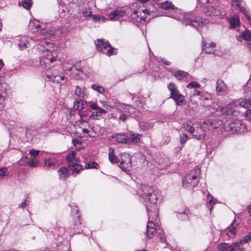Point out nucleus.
Returning <instances> with one entry per match:
<instances>
[{
  "label": "nucleus",
  "mask_w": 251,
  "mask_h": 251,
  "mask_svg": "<svg viewBox=\"0 0 251 251\" xmlns=\"http://www.w3.org/2000/svg\"><path fill=\"white\" fill-rule=\"evenodd\" d=\"M225 130L230 133H243L246 130V126L239 120L227 121L224 125Z\"/></svg>",
  "instance_id": "obj_1"
},
{
  "label": "nucleus",
  "mask_w": 251,
  "mask_h": 251,
  "mask_svg": "<svg viewBox=\"0 0 251 251\" xmlns=\"http://www.w3.org/2000/svg\"><path fill=\"white\" fill-rule=\"evenodd\" d=\"M195 170H196L197 173L194 174L192 172L191 174L186 175L183 179L182 186L184 188L191 189L198 184V178L200 174V170L197 168H195Z\"/></svg>",
  "instance_id": "obj_2"
},
{
  "label": "nucleus",
  "mask_w": 251,
  "mask_h": 251,
  "mask_svg": "<svg viewBox=\"0 0 251 251\" xmlns=\"http://www.w3.org/2000/svg\"><path fill=\"white\" fill-rule=\"evenodd\" d=\"M148 216L149 221L147 225L146 234L147 237L151 239L156 234V227H155L153 220H156L158 216V213H157V211L154 209V215H152L148 210Z\"/></svg>",
  "instance_id": "obj_3"
},
{
  "label": "nucleus",
  "mask_w": 251,
  "mask_h": 251,
  "mask_svg": "<svg viewBox=\"0 0 251 251\" xmlns=\"http://www.w3.org/2000/svg\"><path fill=\"white\" fill-rule=\"evenodd\" d=\"M97 49L100 52L110 56L117 53L116 50L112 48L109 42L103 40H98L95 42Z\"/></svg>",
  "instance_id": "obj_4"
},
{
  "label": "nucleus",
  "mask_w": 251,
  "mask_h": 251,
  "mask_svg": "<svg viewBox=\"0 0 251 251\" xmlns=\"http://www.w3.org/2000/svg\"><path fill=\"white\" fill-rule=\"evenodd\" d=\"M184 21L186 25H189L196 27L198 30L201 25L205 23V20H203L201 17H196L193 12L186 13L184 15Z\"/></svg>",
  "instance_id": "obj_5"
},
{
  "label": "nucleus",
  "mask_w": 251,
  "mask_h": 251,
  "mask_svg": "<svg viewBox=\"0 0 251 251\" xmlns=\"http://www.w3.org/2000/svg\"><path fill=\"white\" fill-rule=\"evenodd\" d=\"M143 197L145 199L147 212H148L149 210L150 213L152 215H153L154 209L156 210L157 211L158 210L156 208H153V210H152L149 208V207H154L157 202V197L155 192L144 194Z\"/></svg>",
  "instance_id": "obj_6"
},
{
  "label": "nucleus",
  "mask_w": 251,
  "mask_h": 251,
  "mask_svg": "<svg viewBox=\"0 0 251 251\" xmlns=\"http://www.w3.org/2000/svg\"><path fill=\"white\" fill-rule=\"evenodd\" d=\"M45 50L46 52L40 60V64L43 68L48 69L53 66L52 64L56 60V58L48 49Z\"/></svg>",
  "instance_id": "obj_7"
},
{
  "label": "nucleus",
  "mask_w": 251,
  "mask_h": 251,
  "mask_svg": "<svg viewBox=\"0 0 251 251\" xmlns=\"http://www.w3.org/2000/svg\"><path fill=\"white\" fill-rule=\"evenodd\" d=\"M242 240H238L232 244L221 243L218 247V251H243L244 249L241 247Z\"/></svg>",
  "instance_id": "obj_8"
},
{
  "label": "nucleus",
  "mask_w": 251,
  "mask_h": 251,
  "mask_svg": "<svg viewBox=\"0 0 251 251\" xmlns=\"http://www.w3.org/2000/svg\"><path fill=\"white\" fill-rule=\"evenodd\" d=\"M120 167L125 172L129 171L132 168L131 157L126 153L120 154Z\"/></svg>",
  "instance_id": "obj_9"
},
{
  "label": "nucleus",
  "mask_w": 251,
  "mask_h": 251,
  "mask_svg": "<svg viewBox=\"0 0 251 251\" xmlns=\"http://www.w3.org/2000/svg\"><path fill=\"white\" fill-rule=\"evenodd\" d=\"M206 14L209 16H218L225 15V11L219 5H213L207 7Z\"/></svg>",
  "instance_id": "obj_10"
},
{
  "label": "nucleus",
  "mask_w": 251,
  "mask_h": 251,
  "mask_svg": "<svg viewBox=\"0 0 251 251\" xmlns=\"http://www.w3.org/2000/svg\"><path fill=\"white\" fill-rule=\"evenodd\" d=\"M29 27L31 32L35 33L37 35L36 37H32V38H35V40L39 39L43 31H45V29L42 28L41 25L37 21L30 23Z\"/></svg>",
  "instance_id": "obj_11"
},
{
  "label": "nucleus",
  "mask_w": 251,
  "mask_h": 251,
  "mask_svg": "<svg viewBox=\"0 0 251 251\" xmlns=\"http://www.w3.org/2000/svg\"><path fill=\"white\" fill-rule=\"evenodd\" d=\"M216 44L213 42L206 43L202 41V51L207 54H214L218 55V53L215 50Z\"/></svg>",
  "instance_id": "obj_12"
},
{
  "label": "nucleus",
  "mask_w": 251,
  "mask_h": 251,
  "mask_svg": "<svg viewBox=\"0 0 251 251\" xmlns=\"http://www.w3.org/2000/svg\"><path fill=\"white\" fill-rule=\"evenodd\" d=\"M232 6L235 10H240L246 17L248 21L251 22V16L248 14L247 11L246 9L242 6V1L241 0H232Z\"/></svg>",
  "instance_id": "obj_13"
},
{
  "label": "nucleus",
  "mask_w": 251,
  "mask_h": 251,
  "mask_svg": "<svg viewBox=\"0 0 251 251\" xmlns=\"http://www.w3.org/2000/svg\"><path fill=\"white\" fill-rule=\"evenodd\" d=\"M216 92L219 95H223L228 92L227 87L224 81L219 79L217 81Z\"/></svg>",
  "instance_id": "obj_14"
},
{
  "label": "nucleus",
  "mask_w": 251,
  "mask_h": 251,
  "mask_svg": "<svg viewBox=\"0 0 251 251\" xmlns=\"http://www.w3.org/2000/svg\"><path fill=\"white\" fill-rule=\"evenodd\" d=\"M63 67L65 71H68L67 74L72 78H75V75L73 73V71H75V68H74L73 62L71 60L68 62H64L63 63Z\"/></svg>",
  "instance_id": "obj_15"
},
{
  "label": "nucleus",
  "mask_w": 251,
  "mask_h": 251,
  "mask_svg": "<svg viewBox=\"0 0 251 251\" xmlns=\"http://www.w3.org/2000/svg\"><path fill=\"white\" fill-rule=\"evenodd\" d=\"M43 31V33L41 35L39 39H37L36 40H41L45 38H53L56 34V31L54 28L51 27L50 30H46Z\"/></svg>",
  "instance_id": "obj_16"
},
{
  "label": "nucleus",
  "mask_w": 251,
  "mask_h": 251,
  "mask_svg": "<svg viewBox=\"0 0 251 251\" xmlns=\"http://www.w3.org/2000/svg\"><path fill=\"white\" fill-rule=\"evenodd\" d=\"M198 99L202 101V103L201 102V104L204 106H207L210 102L211 96L209 93L206 92H202Z\"/></svg>",
  "instance_id": "obj_17"
},
{
  "label": "nucleus",
  "mask_w": 251,
  "mask_h": 251,
  "mask_svg": "<svg viewBox=\"0 0 251 251\" xmlns=\"http://www.w3.org/2000/svg\"><path fill=\"white\" fill-rule=\"evenodd\" d=\"M192 134L198 140L203 139L206 135L205 130L201 126L195 128V132Z\"/></svg>",
  "instance_id": "obj_18"
},
{
  "label": "nucleus",
  "mask_w": 251,
  "mask_h": 251,
  "mask_svg": "<svg viewBox=\"0 0 251 251\" xmlns=\"http://www.w3.org/2000/svg\"><path fill=\"white\" fill-rule=\"evenodd\" d=\"M174 75L177 80H183L185 78L192 79V77L187 72L180 70L176 71L174 74Z\"/></svg>",
  "instance_id": "obj_19"
},
{
  "label": "nucleus",
  "mask_w": 251,
  "mask_h": 251,
  "mask_svg": "<svg viewBox=\"0 0 251 251\" xmlns=\"http://www.w3.org/2000/svg\"><path fill=\"white\" fill-rule=\"evenodd\" d=\"M202 92V91H201L196 89L191 90L190 92V101L193 103H196L197 101L195 100V98L197 96L199 97L201 94Z\"/></svg>",
  "instance_id": "obj_20"
},
{
  "label": "nucleus",
  "mask_w": 251,
  "mask_h": 251,
  "mask_svg": "<svg viewBox=\"0 0 251 251\" xmlns=\"http://www.w3.org/2000/svg\"><path fill=\"white\" fill-rule=\"evenodd\" d=\"M117 142L129 144L128 137L123 134H117L114 136Z\"/></svg>",
  "instance_id": "obj_21"
},
{
  "label": "nucleus",
  "mask_w": 251,
  "mask_h": 251,
  "mask_svg": "<svg viewBox=\"0 0 251 251\" xmlns=\"http://www.w3.org/2000/svg\"><path fill=\"white\" fill-rule=\"evenodd\" d=\"M69 166L73 168L72 174L75 175V176L78 174L80 171L83 170V167L82 165L76 163H70Z\"/></svg>",
  "instance_id": "obj_22"
},
{
  "label": "nucleus",
  "mask_w": 251,
  "mask_h": 251,
  "mask_svg": "<svg viewBox=\"0 0 251 251\" xmlns=\"http://www.w3.org/2000/svg\"><path fill=\"white\" fill-rule=\"evenodd\" d=\"M168 88L169 90L171 91V98L173 99L176 96L177 97V95L180 94L179 92L177 90V87L174 83H170L168 86Z\"/></svg>",
  "instance_id": "obj_23"
},
{
  "label": "nucleus",
  "mask_w": 251,
  "mask_h": 251,
  "mask_svg": "<svg viewBox=\"0 0 251 251\" xmlns=\"http://www.w3.org/2000/svg\"><path fill=\"white\" fill-rule=\"evenodd\" d=\"M190 212L188 209L177 212V217L182 221H186L189 219Z\"/></svg>",
  "instance_id": "obj_24"
},
{
  "label": "nucleus",
  "mask_w": 251,
  "mask_h": 251,
  "mask_svg": "<svg viewBox=\"0 0 251 251\" xmlns=\"http://www.w3.org/2000/svg\"><path fill=\"white\" fill-rule=\"evenodd\" d=\"M124 14V12L121 11L116 10L111 12L109 14V18L111 20H118Z\"/></svg>",
  "instance_id": "obj_25"
},
{
  "label": "nucleus",
  "mask_w": 251,
  "mask_h": 251,
  "mask_svg": "<svg viewBox=\"0 0 251 251\" xmlns=\"http://www.w3.org/2000/svg\"><path fill=\"white\" fill-rule=\"evenodd\" d=\"M161 7L165 10H177L176 7L171 1H166L161 3Z\"/></svg>",
  "instance_id": "obj_26"
},
{
  "label": "nucleus",
  "mask_w": 251,
  "mask_h": 251,
  "mask_svg": "<svg viewBox=\"0 0 251 251\" xmlns=\"http://www.w3.org/2000/svg\"><path fill=\"white\" fill-rule=\"evenodd\" d=\"M108 158L110 162L112 164L117 163L120 161L119 158L115 155L114 150L112 148L109 149Z\"/></svg>",
  "instance_id": "obj_27"
},
{
  "label": "nucleus",
  "mask_w": 251,
  "mask_h": 251,
  "mask_svg": "<svg viewBox=\"0 0 251 251\" xmlns=\"http://www.w3.org/2000/svg\"><path fill=\"white\" fill-rule=\"evenodd\" d=\"M141 135L138 133H132L128 137L129 144L131 143H137L140 142Z\"/></svg>",
  "instance_id": "obj_28"
},
{
  "label": "nucleus",
  "mask_w": 251,
  "mask_h": 251,
  "mask_svg": "<svg viewBox=\"0 0 251 251\" xmlns=\"http://www.w3.org/2000/svg\"><path fill=\"white\" fill-rule=\"evenodd\" d=\"M86 106V101L80 100H76L74 102V107L75 109L77 110H81L82 109L85 108Z\"/></svg>",
  "instance_id": "obj_29"
},
{
  "label": "nucleus",
  "mask_w": 251,
  "mask_h": 251,
  "mask_svg": "<svg viewBox=\"0 0 251 251\" xmlns=\"http://www.w3.org/2000/svg\"><path fill=\"white\" fill-rule=\"evenodd\" d=\"M173 99L175 101L177 105H183L186 102L184 97L180 94L177 95V97L176 96Z\"/></svg>",
  "instance_id": "obj_30"
},
{
  "label": "nucleus",
  "mask_w": 251,
  "mask_h": 251,
  "mask_svg": "<svg viewBox=\"0 0 251 251\" xmlns=\"http://www.w3.org/2000/svg\"><path fill=\"white\" fill-rule=\"evenodd\" d=\"M208 201L207 202V206L208 207L210 211H211L213 205L216 203V200L214 199L212 196L208 194L207 196Z\"/></svg>",
  "instance_id": "obj_31"
},
{
  "label": "nucleus",
  "mask_w": 251,
  "mask_h": 251,
  "mask_svg": "<svg viewBox=\"0 0 251 251\" xmlns=\"http://www.w3.org/2000/svg\"><path fill=\"white\" fill-rule=\"evenodd\" d=\"M226 235L230 238H233L235 237L236 233V228L233 226H231L228 227H227L226 230Z\"/></svg>",
  "instance_id": "obj_32"
},
{
  "label": "nucleus",
  "mask_w": 251,
  "mask_h": 251,
  "mask_svg": "<svg viewBox=\"0 0 251 251\" xmlns=\"http://www.w3.org/2000/svg\"><path fill=\"white\" fill-rule=\"evenodd\" d=\"M238 104L242 107L244 108H249L250 107L251 104V99L247 100V99H242L239 100Z\"/></svg>",
  "instance_id": "obj_33"
},
{
  "label": "nucleus",
  "mask_w": 251,
  "mask_h": 251,
  "mask_svg": "<svg viewBox=\"0 0 251 251\" xmlns=\"http://www.w3.org/2000/svg\"><path fill=\"white\" fill-rule=\"evenodd\" d=\"M49 78L51 79L53 81L56 82L58 83L63 84L64 82L65 77L61 75H51V77Z\"/></svg>",
  "instance_id": "obj_34"
},
{
  "label": "nucleus",
  "mask_w": 251,
  "mask_h": 251,
  "mask_svg": "<svg viewBox=\"0 0 251 251\" xmlns=\"http://www.w3.org/2000/svg\"><path fill=\"white\" fill-rule=\"evenodd\" d=\"M60 178L65 179L68 175V171L66 167L61 168L58 171Z\"/></svg>",
  "instance_id": "obj_35"
},
{
  "label": "nucleus",
  "mask_w": 251,
  "mask_h": 251,
  "mask_svg": "<svg viewBox=\"0 0 251 251\" xmlns=\"http://www.w3.org/2000/svg\"><path fill=\"white\" fill-rule=\"evenodd\" d=\"M85 89L79 87L78 86H76V88L75 90V94L76 96L81 97L83 99L85 98V96H86L84 93Z\"/></svg>",
  "instance_id": "obj_36"
},
{
  "label": "nucleus",
  "mask_w": 251,
  "mask_h": 251,
  "mask_svg": "<svg viewBox=\"0 0 251 251\" xmlns=\"http://www.w3.org/2000/svg\"><path fill=\"white\" fill-rule=\"evenodd\" d=\"M56 163V160L54 158H50L46 160L45 162V167L48 169L54 166Z\"/></svg>",
  "instance_id": "obj_37"
},
{
  "label": "nucleus",
  "mask_w": 251,
  "mask_h": 251,
  "mask_svg": "<svg viewBox=\"0 0 251 251\" xmlns=\"http://www.w3.org/2000/svg\"><path fill=\"white\" fill-rule=\"evenodd\" d=\"M99 167V164L95 161L90 162L85 165V168L86 169H98Z\"/></svg>",
  "instance_id": "obj_38"
},
{
  "label": "nucleus",
  "mask_w": 251,
  "mask_h": 251,
  "mask_svg": "<svg viewBox=\"0 0 251 251\" xmlns=\"http://www.w3.org/2000/svg\"><path fill=\"white\" fill-rule=\"evenodd\" d=\"M230 27L232 28H235L239 24V20L235 17H232L229 20Z\"/></svg>",
  "instance_id": "obj_39"
},
{
  "label": "nucleus",
  "mask_w": 251,
  "mask_h": 251,
  "mask_svg": "<svg viewBox=\"0 0 251 251\" xmlns=\"http://www.w3.org/2000/svg\"><path fill=\"white\" fill-rule=\"evenodd\" d=\"M140 126L143 130H147L152 126V124L148 122H141L140 123Z\"/></svg>",
  "instance_id": "obj_40"
},
{
  "label": "nucleus",
  "mask_w": 251,
  "mask_h": 251,
  "mask_svg": "<svg viewBox=\"0 0 251 251\" xmlns=\"http://www.w3.org/2000/svg\"><path fill=\"white\" fill-rule=\"evenodd\" d=\"M106 112H101L100 111H97L96 112H93L90 115V118L91 119L97 120L98 117H100L102 115V113H106Z\"/></svg>",
  "instance_id": "obj_41"
},
{
  "label": "nucleus",
  "mask_w": 251,
  "mask_h": 251,
  "mask_svg": "<svg viewBox=\"0 0 251 251\" xmlns=\"http://www.w3.org/2000/svg\"><path fill=\"white\" fill-rule=\"evenodd\" d=\"M76 154L75 151H72L71 152L70 154H69L67 157H66V160L67 162H68L69 164L70 163H74V159H75V155Z\"/></svg>",
  "instance_id": "obj_42"
},
{
  "label": "nucleus",
  "mask_w": 251,
  "mask_h": 251,
  "mask_svg": "<svg viewBox=\"0 0 251 251\" xmlns=\"http://www.w3.org/2000/svg\"><path fill=\"white\" fill-rule=\"evenodd\" d=\"M183 127L186 130L188 131L191 134L195 132V128L188 123L183 124Z\"/></svg>",
  "instance_id": "obj_43"
},
{
  "label": "nucleus",
  "mask_w": 251,
  "mask_h": 251,
  "mask_svg": "<svg viewBox=\"0 0 251 251\" xmlns=\"http://www.w3.org/2000/svg\"><path fill=\"white\" fill-rule=\"evenodd\" d=\"M22 3L23 7L26 9H29L31 6V0H22Z\"/></svg>",
  "instance_id": "obj_44"
},
{
  "label": "nucleus",
  "mask_w": 251,
  "mask_h": 251,
  "mask_svg": "<svg viewBox=\"0 0 251 251\" xmlns=\"http://www.w3.org/2000/svg\"><path fill=\"white\" fill-rule=\"evenodd\" d=\"M201 87V85L198 83H197V82L196 81H192L189 83H188L187 86H186V87L188 89H194V88H199Z\"/></svg>",
  "instance_id": "obj_45"
},
{
  "label": "nucleus",
  "mask_w": 251,
  "mask_h": 251,
  "mask_svg": "<svg viewBox=\"0 0 251 251\" xmlns=\"http://www.w3.org/2000/svg\"><path fill=\"white\" fill-rule=\"evenodd\" d=\"M91 88L93 90H96L97 92H98L99 93H101V94L103 93L104 92V88L103 87L100 86L99 85L92 84L91 85Z\"/></svg>",
  "instance_id": "obj_46"
},
{
  "label": "nucleus",
  "mask_w": 251,
  "mask_h": 251,
  "mask_svg": "<svg viewBox=\"0 0 251 251\" xmlns=\"http://www.w3.org/2000/svg\"><path fill=\"white\" fill-rule=\"evenodd\" d=\"M91 17L92 18L93 21L95 22H99L101 20L104 22L105 20V18L103 16L92 15Z\"/></svg>",
  "instance_id": "obj_47"
},
{
  "label": "nucleus",
  "mask_w": 251,
  "mask_h": 251,
  "mask_svg": "<svg viewBox=\"0 0 251 251\" xmlns=\"http://www.w3.org/2000/svg\"><path fill=\"white\" fill-rule=\"evenodd\" d=\"M242 37L244 39L246 40H251V33L249 31L246 30L244 31L242 33Z\"/></svg>",
  "instance_id": "obj_48"
},
{
  "label": "nucleus",
  "mask_w": 251,
  "mask_h": 251,
  "mask_svg": "<svg viewBox=\"0 0 251 251\" xmlns=\"http://www.w3.org/2000/svg\"><path fill=\"white\" fill-rule=\"evenodd\" d=\"M90 107L93 110H96V111H100L101 112H106L105 110L98 106L97 103H91L90 105Z\"/></svg>",
  "instance_id": "obj_49"
},
{
  "label": "nucleus",
  "mask_w": 251,
  "mask_h": 251,
  "mask_svg": "<svg viewBox=\"0 0 251 251\" xmlns=\"http://www.w3.org/2000/svg\"><path fill=\"white\" fill-rule=\"evenodd\" d=\"M29 46V44L27 40H25L24 43H21L19 44V48L21 50H24L26 48H28Z\"/></svg>",
  "instance_id": "obj_50"
},
{
  "label": "nucleus",
  "mask_w": 251,
  "mask_h": 251,
  "mask_svg": "<svg viewBox=\"0 0 251 251\" xmlns=\"http://www.w3.org/2000/svg\"><path fill=\"white\" fill-rule=\"evenodd\" d=\"M188 139V136L184 133H182L180 135V142L181 144H184Z\"/></svg>",
  "instance_id": "obj_51"
},
{
  "label": "nucleus",
  "mask_w": 251,
  "mask_h": 251,
  "mask_svg": "<svg viewBox=\"0 0 251 251\" xmlns=\"http://www.w3.org/2000/svg\"><path fill=\"white\" fill-rule=\"evenodd\" d=\"M5 103L4 99L0 93V110H2L4 108Z\"/></svg>",
  "instance_id": "obj_52"
},
{
  "label": "nucleus",
  "mask_w": 251,
  "mask_h": 251,
  "mask_svg": "<svg viewBox=\"0 0 251 251\" xmlns=\"http://www.w3.org/2000/svg\"><path fill=\"white\" fill-rule=\"evenodd\" d=\"M243 242H244L245 243H248L251 241V232H250L248 233V234L245 237H244L241 240Z\"/></svg>",
  "instance_id": "obj_53"
},
{
  "label": "nucleus",
  "mask_w": 251,
  "mask_h": 251,
  "mask_svg": "<svg viewBox=\"0 0 251 251\" xmlns=\"http://www.w3.org/2000/svg\"><path fill=\"white\" fill-rule=\"evenodd\" d=\"M245 117L250 121H251V109H248L245 113Z\"/></svg>",
  "instance_id": "obj_54"
},
{
  "label": "nucleus",
  "mask_w": 251,
  "mask_h": 251,
  "mask_svg": "<svg viewBox=\"0 0 251 251\" xmlns=\"http://www.w3.org/2000/svg\"><path fill=\"white\" fill-rule=\"evenodd\" d=\"M30 202V198L29 197H27L25 199V201L21 204L20 205V206H21L22 208L25 207L27 203H29Z\"/></svg>",
  "instance_id": "obj_55"
},
{
  "label": "nucleus",
  "mask_w": 251,
  "mask_h": 251,
  "mask_svg": "<svg viewBox=\"0 0 251 251\" xmlns=\"http://www.w3.org/2000/svg\"><path fill=\"white\" fill-rule=\"evenodd\" d=\"M7 171V169L6 167L0 168V176L1 177L4 176Z\"/></svg>",
  "instance_id": "obj_56"
},
{
  "label": "nucleus",
  "mask_w": 251,
  "mask_h": 251,
  "mask_svg": "<svg viewBox=\"0 0 251 251\" xmlns=\"http://www.w3.org/2000/svg\"><path fill=\"white\" fill-rule=\"evenodd\" d=\"M39 151L34 149L29 151V154L32 156H36L38 155Z\"/></svg>",
  "instance_id": "obj_57"
},
{
  "label": "nucleus",
  "mask_w": 251,
  "mask_h": 251,
  "mask_svg": "<svg viewBox=\"0 0 251 251\" xmlns=\"http://www.w3.org/2000/svg\"><path fill=\"white\" fill-rule=\"evenodd\" d=\"M101 103L102 104V106L107 108V109H109V108H113V107L110 105L109 104H108V103L107 102H105V101H100Z\"/></svg>",
  "instance_id": "obj_58"
},
{
  "label": "nucleus",
  "mask_w": 251,
  "mask_h": 251,
  "mask_svg": "<svg viewBox=\"0 0 251 251\" xmlns=\"http://www.w3.org/2000/svg\"><path fill=\"white\" fill-rule=\"evenodd\" d=\"M38 164V161H34L32 160L30 161L28 163L29 166L31 167H36Z\"/></svg>",
  "instance_id": "obj_59"
},
{
  "label": "nucleus",
  "mask_w": 251,
  "mask_h": 251,
  "mask_svg": "<svg viewBox=\"0 0 251 251\" xmlns=\"http://www.w3.org/2000/svg\"><path fill=\"white\" fill-rule=\"evenodd\" d=\"M125 105L124 104H122L121 103H117L116 105V109L122 111V108H124L125 107Z\"/></svg>",
  "instance_id": "obj_60"
},
{
  "label": "nucleus",
  "mask_w": 251,
  "mask_h": 251,
  "mask_svg": "<svg viewBox=\"0 0 251 251\" xmlns=\"http://www.w3.org/2000/svg\"><path fill=\"white\" fill-rule=\"evenodd\" d=\"M72 143H73L74 146H76V145H77V144L81 145V141H80V140H78L77 139H74L72 140Z\"/></svg>",
  "instance_id": "obj_61"
},
{
  "label": "nucleus",
  "mask_w": 251,
  "mask_h": 251,
  "mask_svg": "<svg viewBox=\"0 0 251 251\" xmlns=\"http://www.w3.org/2000/svg\"><path fill=\"white\" fill-rule=\"evenodd\" d=\"M245 89L248 91H251V81L248 82L245 86Z\"/></svg>",
  "instance_id": "obj_62"
},
{
  "label": "nucleus",
  "mask_w": 251,
  "mask_h": 251,
  "mask_svg": "<svg viewBox=\"0 0 251 251\" xmlns=\"http://www.w3.org/2000/svg\"><path fill=\"white\" fill-rule=\"evenodd\" d=\"M127 119V116L126 114H122L119 117V120L125 122Z\"/></svg>",
  "instance_id": "obj_63"
},
{
  "label": "nucleus",
  "mask_w": 251,
  "mask_h": 251,
  "mask_svg": "<svg viewBox=\"0 0 251 251\" xmlns=\"http://www.w3.org/2000/svg\"><path fill=\"white\" fill-rule=\"evenodd\" d=\"M82 13H83V15L85 17H89V16L91 17L92 15V12L91 11L87 12V11H85L84 10V11H83Z\"/></svg>",
  "instance_id": "obj_64"
}]
</instances>
